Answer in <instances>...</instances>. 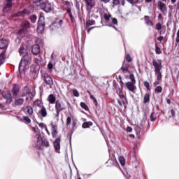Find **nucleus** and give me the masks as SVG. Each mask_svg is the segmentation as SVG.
Masks as SVG:
<instances>
[{"label":"nucleus","mask_w":179,"mask_h":179,"mask_svg":"<svg viewBox=\"0 0 179 179\" xmlns=\"http://www.w3.org/2000/svg\"><path fill=\"white\" fill-rule=\"evenodd\" d=\"M94 24H96V22L93 20H87L86 22V27H90V26H94Z\"/></svg>","instance_id":"obj_36"},{"label":"nucleus","mask_w":179,"mask_h":179,"mask_svg":"<svg viewBox=\"0 0 179 179\" xmlns=\"http://www.w3.org/2000/svg\"><path fill=\"white\" fill-rule=\"evenodd\" d=\"M41 9L45 12V13H50L52 10V5L49 2L43 3L41 4Z\"/></svg>","instance_id":"obj_8"},{"label":"nucleus","mask_w":179,"mask_h":179,"mask_svg":"<svg viewBox=\"0 0 179 179\" xmlns=\"http://www.w3.org/2000/svg\"><path fill=\"white\" fill-rule=\"evenodd\" d=\"M172 5H174L177 2V0H171Z\"/></svg>","instance_id":"obj_63"},{"label":"nucleus","mask_w":179,"mask_h":179,"mask_svg":"<svg viewBox=\"0 0 179 179\" xmlns=\"http://www.w3.org/2000/svg\"><path fill=\"white\" fill-rule=\"evenodd\" d=\"M155 93H162L163 92V87L162 86H157L155 90Z\"/></svg>","instance_id":"obj_38"},{"label":"nucleus","mask_w":179,"mask_h":179,"mask_svg":"<svg viewBox=\"0 0 179 179\" xmlns=\"http://www.w3.org/2000/svg\"><path fill=\"white\" fill-rule=\"evenodd\" d=\"M144 20H145V24L148 26H153V23L152 22V20H150V17H149V16L148 15L145 16Z\"/></svg>","instance_id":"obj_32"},{"label":"nucleus","mask_w":179,"mask_h":179,"mask_svg":"<svg viewBox=\"0 0 179 179\" xmlns=\"http://www.w3.org/2000/svg\"><path fill=\"white\" fill-rule=\"evenodd\" d=\"M150 101V94H149V93H146L143 97V103L146 104L147 103H149Z\"/></svg>","instance_id":"obj_30"},{"label":"nucleus","mask_w":179,"mask_h":179,"mask_svg":"<svg viewBox=\"0 0 179 179\" xmlns=\"http://www.w3.org/2000/svg\"><path fill=\"white\" fill-rule=\"evenodd\" d=\"M171 114L172 117H174L176 115V111H174V109H171Z\"/></svg>","instance_id":"obj_58"},{"label":"nucleus","mask_w":179,"mask_h":179,"mask_svg":"<svg viewBox=\"0 0 179 179\" xmlns=\"http://www.w3.org/2000/svg\"><path fill=\"white\" fill-rule=\"evenodd\" d=\"M136 83L127 82L126 83L125 85L129 92H131L132 93H135L136 90V85H135Z\"/></svg>","instance_id":"obj_13"},{"label":"nucleus","mask_w":179,"mask_h":179,"mask_svg":"<svg viewBox=\"0 0 179 179\" xmlns=\"http://www.w3.org/2000/svg\"><path fill=\"white\" fill-rule=\"evenodd\" d=\"M22 111L26 115L29 117L30 118H32L34 120V110L33 109V107L30 106H27L22 108Z\"/></svg>","instance_id":"obj_6"},{"label":"nucleus","mask_w":179,"mask_h":179,"mask_svg":"<svg viewBox=\"0 0 179 179\" xmlns=\"http://www.w3.org/2000/svg\"><path fill=\"white\" fill-rule=\"evenodd\" d=\"M72 121H73V125H75V121H77V120L73 116L67 117L66 120V126L69 127V125H71V122H72Z\"/></svg>","instance_id":"obj_23"},{"label":"nucleus","mask_w":179,"mask_h":179,"mask_svg":"<svg viewBox=\"0 0 179 179\" xmlns=\"http://www.w3.org/2000/svg\"><path fill=\"white\" fill-rule=\"evenodd\" d=\"M55 104V108L56 111L55 118H57V120H58V118H59V113H61V111H64V110H65V104H64V103H62L59 100H57Z\"/></svg>","instance_id":"obj_4"},{"label":"nucleus","mask_w":179,"mask_h":179,"mask_svg":"<svg viewBox=\"0 0 179 179\" xmlns=\"http://www.w3.org/2000/svg\"><path fill=\"white\" fill-rule=\"evenodd\" d=\"M36 44L32 46V52L34 55H38L40 54V43H43V41L40 38L36 40Z\"/></svg>","instance_id":"obj_9"},{"label":"nucleus","mask_w":179,"mask_h":179,"mask_svg":"<svg viewBox=\"0 0 179 179\" xmlns=\"http://www.w3.org/2000/svg\"><path fill=\"white\" fill-rule=\"evenodd\" d=\"M113 5L114 6H117V5H120V0H113Z\"/></svg>","instance_id":"obj_53"},{"label":"nucleus","mask_w":179,"mask_h":179,"mask_svg":"<svg viewBox=\"0 0 179 179\" xmlns=\"http://www.w3.org/2000/svg\"><path fill=\"white\" fill-rule=\"evenodd\" d=\"M152 65L155 68V73L157 77V80H162V60H153Z\"/></svg>","instance_id":"obj_3"},{"label":"nucleus","mask_w":179,"mask_h":179,"mask_svg":"<svg viewBox=\"0 0 179 179\" xmlns=\"http://www.w3.org/2000/svg\"><path fill=\"white\" fill-rule=\"evenodd\" d=\"M24 103V99L22 98H17L15 100V106H22Z\"/></svg>","instance_id":"obj_31"},{"label":"nucleus","mask_w":179,"mask_h":179,"mask_svg":"<svg viewBox=\"0 0 179 179\" xmlns=\"http://www.w3.org/2000/svg\"><path fill=\"white\" fill-rule=\"evenodd\" d=\"M80 107H82V108H83L86 111H87V110H89V107H87V105H86V103H85L83 102L80 103Z\"/></svg>","instance_id":"obj_43"},{"label":"nucleus","mask_w":179,"mask_h":179,"mask_svg":"<svg viewBox=\"0 0 179 179\" xmlns=\"http://www.w3.org/2000/svg\"><path fill=\"white\" fill-rule=\"evenodd\" d=\"M129 78L131 83H136V80H135V76L134 73H130Z\"/></svg>","instance_id":"obj_40"},{"label":"nucleus","mask_w":179,"mask_h":179,"mask_svg":"<svg viewBox=\"0 0 179 179\" xmlns=\"http://www.w3.org/2000/svg\"><path fill=\"white\" fill-rule=\"evenodd\" d=\"M51 131H52V138H57V135H58V127L57 125L51 123Z\"/></svg>","instance_id":"obj_20"},{"label":"nucleus","mask_w":179,"mask_h":179,"mask_svg":"<svg viewBox=\"0 0 179 179\" xmlns=\"http://www.w3.org/2000/svg\"><path fill=\"white\" fill-rule=\"evenodd\" d=\"M29 19L32 23H36V20H37V16L36 15H31L29 17Z\"/></svg>","instance_id":"obj_41"},{"label":"nucleus","mask_w":179,"mask_h":179,"mask_svg":"<svg viewBox=\"0 0 179 179\" xmlns=\"http://www.w3.org/2000/svg\"><path fill=\"white\" fill-rule=\"evenodd\" d=\"M38 125L40 127V128H45V129H47V125L43 122H37Z\"/></svg>","instance_id":"obj_45"},{"label":"nucleus","mask_w":179,"mask_h":179,"mask_svg":"<svg viewBox=\"0 0 179 179\" xmlns=\"http://www.w3.org/2000/svg\"><path fill=\"white\" fill-rule=\"evenodd\" d=\"M34 104H35V106H37V107H41V108L44 107V105L43 104V102L41 100H38V99H37L34 101Z\"/></svg>","instance_id":"obj_34"},{"label":"nucleus","mask_w":179,"mask_h":179,"mask_svg":"<svg viewBox=\"0 0 179 179\" xmlns=\"http://www.w3.org/2000/svg\"><path fill=\"white\" fill-rule=\"evenodd\" d=\"M3 99H6L8 103H12V94L10 93V92H7L3 95Z\"/></svg>","instance_id":"obj_25"},{"label":"nucleus","mask_w":179,"mask_h":179,"mask_svg":"<svg viewBox=\"0 0 179 179\" xmlns=\"http://www.w3.org/2000/svg\"><path fill=\"white\" fill-rule=\"evenodd\" d=\"M143 85H144L145 87H146L147 90L150 91V84H149V82L145 81L143 83Z\"/></svg>","instance_id":"obj_42"},{"label":"nucleus","mask_w":179,"mask_h":179,"mask_svg":"<svg viewBox=\"0 0 179 179\" xmlns=\"http://www.w3.org/2000/svg\"><path fill=\"white\" fill-rule=\"evenodd\" d=\"M45 129V131H46V132H47V134H48V135H50V131L48 130V129L46 127V129Z\"/></svg>","instance_id":"obj_64"},{"label":"nucleus","mask_w":179,"mask_h":179,"mask_svg":"<svg viewBox=\"0 0 179 179\" xmlns=\"http://www.w3.org/2000/svg\"><path fill=\"white\" fill-rule=\"evenodd\" d=\"M73 94L75 97H79V92H78V90H73Z\"/></svg>","instance_id":"obj_49"},{"label":"nucleus","mask_w":179,"mask_h":179,"mask_svg":"<svg viewBox=\"0 0 179 179\" xmlns=\"http://www.w3.org/2000/svg\"><path fill=\"white\" fill-rule=\"evenodd\" d=\"M43 82L45 83L48 86L50 87V89H52V85H54V81L52 80V78L48 73H44L43 75Z\"/></svg>","instance_id":"obj_7"},{"label":"nucleus","mask_w":179,"mask_h":179,"mask_svg":"<svg viewBox=\"0 0 179 179\" xmlns=\"http://www.w3.org/2000/svg\"><path fill=\"white\" fill-rule=\"evenodd\" d=\"M101 2H103V3H108V2H110V0H101Z\"/></svg>","instance_id":"obj_62"},{"label":"nucleus","mask_w":179,"mask_h":179,"mask_svg":"<svg viewBox=\"0 0 179 179\" xmlns=\"http://www.w3.org/2000/svg\"><path fill=\"white\" fill-rule=\"evenodd\" d=\"M34 132H35V134H36V138H37V135H40V131L38 130V127H35L32 128Z\"/></svg>","instance_id":"obj_44"},{"label":"nucleus","mask_w":179,"mask_h":179,"mask_svg":"<svg viewBox=\"0 0 179 179\" xmlns=\"http://www.w3.org/2000/svg\"><path fill=\"white\" fill-rule=\"evenodd\" d=\"M66 13L69 15V16L71 19V23H75V17L72 15V11L71 10V8H67Z\"/></svg>","instance_id":"obj_29"},{"label":"nucleus","mask_w":179,"mask_h":179,"mask_svg":"<svg viewBox=\"0 0 179 179\" xmlns=\"http://www.w3.org/2000/svg\"><path fill=\"white\" fill-rule=\"evenodd\" d=\"M158 8L161 12H162L163 15H166L167 13V6H166V3L161 1H158Z\"/></svg>","instance_id":"obj_15"},{"label":"nucleus","mask_w":179,"mask_h":179,"mask_svg":"<svg viewBox=\"0 0 179 179\" xmlns=\"http://www.w3.org/2000/svg\"><path fill=\"white\" fill-rule=\"evenodd\" d=\"M117 82H119V83H120V86H122V85H124V83L122 82V78H121V76H119V77L117 78Z\"/></svg>","instance_id":"obj_55"},{"label":"nucleus","mask_w":179,"mask_h":179,"mask_svg":"<svg viewBox=\"0 0 179 179\" xmlns=\"http://www.w3.org/2000/svg\"><path fill=\"white\" fill-rule=\"evenodd\" d=\"M48 101L50 103V104H55L57 102V98H55V96L54 94H51L48 96L47 99Z\"/></svg>","instance_id":"obj_24"},{"label":"nucleus","mask_w":179,"mask_h":179,"mask_svg":"<svg viewBox=\"0 0 179 179\" xmlns=\"http://www.w3.org/2000/svg\"><path fill=\"white\" fill-rule=\"evenodd\" d=\"M63 23L62 20H60L59 21V22H55L52 23L50 26V29L52 31H54L55 30H57L58 29H59L61 27V24Z\"/></svg>","instance_id":"obj_17"},{"label":"nucleus","mask_w":179,"mask_h":179,"mask_svg":"<svg viewBox=\"0 0 179 179\" xmlns=\"http://www.w3.org/2000/svg\"><path fill=\"white\" fill-rule=\"evenodd\" d=\"M30 11L27 10H24L22 11H19L18 13H15L14 16L19 17V16H24V15H29Z\"/></svg>","instance_id":"obj_28"},{"label":"nucleus","mask_w":179,"mask_h":179,"mask_svg":"<svg viewBox=\"0 0 179 179\" xmlns=\"http://www.w3.org/2000/svg\"><path fill=\"white\" fill-rule=\"evenodd\" d=\"M164 37L163 36H159L158 38H157V40H158V41H163V40H164Z\"/></svg>","instance_id":"obj_60"},{"label":"nucleus","mask_w":179,"mask_h":179,"mask_svg":"<svg viewBox=\"0 0 179 179\" xmlns=\"http://www.w3.org/2000/svg\"><path fill=\"white\" fill-rule=\"evenodd\" d=\"M127 132H132V128L131 127H127Z\"/></svg>","instance_id":"obj_59"},{"label":"nucleus","mask_w":179,"mask_h":179,"mask_svg":"<svg viewBox=\"0 0 179 179\" xmlns=\"http://www.w3.org/2000/svg\"><path fill=\"white\" fill-rule=\"evenodd\" d=\"M117 93L120 97V99L122 100V103L124 106H127L128 104V100H127V96L124 94V92H122V89L118 88L117 90Z\"/></svg>","instance_id":"obj_10"},{"label":"nucleus","mask_w":179,"mask_h":179,"mask_svg":"<svg viewBox=\"0 0 179 179\" xmlns=\"http://www.w3.org/2000/svg\"><path fill=\"white\" fill-rule=\"evenodd\" d=\"M93 29H94V27H91V28H89V29H87V33H88V34H90V31H92V30H93Z\"/></svg>","instance_id":"obj_61"},{"label":"nucleus","mask_w":179,"mask_h":179,"mask_svg":"<svg viewBox=\"0 0 179 179\" xmlns=\"http://www.w3.org/2000/svg\"><path fill=\"white\" fill-rule=\"evenodd\" d=\"M38 115H39V117H42L43 118H45V117L48 115L47 108H45L44 106H42L41 110H38Z\"/></svg>","instance_id":"obj_21"},{"label":"nucleus","mask_w":179,"mask_h":179,"mask_svg":"<svg viewBox=\"0 0 179 179\" xmlns=\"http://www.w3.org/2000/svg\"><path fill=\"white\" fill-rule=\"evenodd\" d=\"M22 120H23L24 122H25V124H30V122H31V120H30V117H29L28 115L23 116Z\"/></svg>","instance_id":"obj_35"},{"label":"nucleus","mask_w":179,"mask_h":179,"mask_svg":"<svg viewBox=\"0 0 179 179\" xmlns=\"http://www.w3.org/2000/svg\"><path fill=\"white\" fill-rule=\"evenodd\" d=\"M127 1L129 3H131L132 5H134V3H138V2H139V0H127Z\"/></svg>","instance_id":"obj_51"},{"label":"nucleus","mask_w":179,"mask_h":179,"mask_svg":"<svg viewBox=\"0 0 179 179\" xmlns=\"http://www.w3.org/2000/svg\"><path fill=\"white\" fill-rule=\"evenodd\" d=\"M26 94H28L30 99H33L34 97V93L32 90L29 89V87H24V93L22 94V97H24Z\"/></svg>","instance_id":"obj_12"},{"label":"nucleus","mask_w":179,"mask_h":179,"mask_svg":"<svg viewBox=\"0 0 179 179\" xmlns=\"http://www.w3.org/2000/svg\"><path fill=\"white\" fill-rule=\"evenodd\" d=\"M53 145L55 152L59 153V150L61 149V137H58L57 138H56L55 142L53 143Z\"/></svg>","instance_id":"obj_16"},{"label":"nucleus","mask_w":179,"mask_h":179,"mask_svg":"<svg viewBox=\"0 0 179 179\" xmlns=\"http://www.w3.org/2000/svg\"><path fill=\"white\" fill-rule=\"evenodd\" d=\"M85 3L87 10H88V12H90L92 9H93V8L94 7L96 0H85Z\"/></svg>","instance_id":"obj_14"},{"label":"nucleus","mask_w":179,"mask_h":179,"mask_svg":"<svg viewBox=\"0 0 179 179\" xmlns=\"http://www.w3.org/2000/svg\"><path fill=\"white\" fill-rule=\"evenodd\" d=\"M11 92H12L13 96H17V94H19V92H20L19 86H17V85H16V84L14 85Z\"/></svg>","instance_id":"obj_26"},{"label":"nucleus","mask_w":179,"mask_h":179,"mask_svg":"<svg viewBox=\"0 0 179 179\" xmlns=\"http://www.w3.org/2000/svg\"><path fill=\"white\" fill-rule=\"evenodd\" d=\"M34 62L37 64V65H40V64H41V61L38 59V58H35L34 59Z\"/></svg>","instance_id":"obj_56"},{"label":"nucleus","mask_w":179,"mask_h":179,"mask_svg":"<svg viewBox=\"0 0 179 179\" xmlns=\"http://www.w3.org/2000/svg\"><path fill=\"white\" fill-rule=\"evenodd\" d=\"M13 0H6V3L3 8V12L7 13L9 12L12 9V1Z\"/></svg>","instance_id":"obj_18"},{"label":"nucleus","mask_w":179,"mask_h":179,"mask_svg":"<svg viewBox=\"0 0 179 179\" xmlns=\"http://www.w3.org/2000/svg\"><path fill=\"white\" fill-rule=\"evenodd\" d=\"M155 52L156 54H158V55L162 54V49L159 48V45H157V43H155Z\"/></svg>","instance_id":"obj_37"},{"label":"nucleus","mask_w":179,"mask_h":179,"mask_svg":"<svg viewBox=\"0 0 179 179\" xmlns=\"http://www.w3.org/2000/svg\"><path fill=\"white\" fill-rule=\"evenodd\" d=\"M44 16L40 15L38 21V29H42V30H44Z\"/></svg>","instance_id":"obj_22"},{"label":"nucleus","mask_w":179,"mask_h":179,"mask_svg":"<svg viewBox=\"0 0 179 179\" xmlns=\"http://www.w3.org/2000/svg\"><path fill=\"white\" fill-rule=\"evenodd\" d=\"M99 13L101 17V20H103L105 24L109 27H114L117 30V27L114 26H118V20L117 18L111 17V14L105 8L99 9Z\"/></svg>","instance_id":"obj_1"},{"label":"nucleus","mask_w":179,"mask_h":179,"mask_svg":"<svg viewBox=\"0 0 179 179\" xmlns=\"http://www.w3.org/2000/svg\"><path fill=\"white\" fill-rule=\"evenodd\" d=\"M37 142L35 144V148L37 150H41L43 149V138L41 134H37Z\"/></svg>","instance_id":"obj_11"},{"label":"nucleus","mask_w":179,"mask_h":179,"mask_svg":"<svg viewBox=\"0 0 179 179\" xmlns=\"http://www.w3.org/2000/svg\"><path fill=\"white\" fill-rule=\"evenodd\" d=\"M156 29H157V30H158L159 31H160V30H162V23L158 22V23L156 24Z\"/></svg>","instance_id":"obj_50"},{"label":"nucleus","mask_w":179,"mask_h":179,"mask_svg":"<svg viewBox=\"0 0 179 179\" xmlns=\"http://www.w3.org/2000/svg\"><path fill=\"white\" fill-rule=\"evenodd\" d=\"M8 42L6 39H1L0 40V50H3L5 52H6V48H8Z\"/></svg>","instance_id":"obj_19"},{"label":"nucleus","mask_w":179,"mask_h":179,"mask_svg":"<svg viewBox=\"0 0 179 179\" xmlns=\"http://www.w3.org/2000/svg\"><path fill=\"white\" fill-rule=\"evenodd\" d=\"M122 71H125V72H128V65H124L121 68Z\"/></svg>","instance_id":"obj_52"},{"label":"nucleus","mask_w":179,"mask_h":179,"mask_svg":"<svg viewBox=\"0 0 179 179\" xmlns=\"http://www.w3.org/2000/svg\"><path fill=\"white\" fill-rule=\"evenodd\" d=\"M150 120L153 122L156 121V117L155 116V112L152 113L150 115Z\"/></svg>","instance_id":"obj_47"},{"label":"nucleus","mask_w":179,"mask_h":179,"mask_svg":"<svg viewBox=\"0 0 179 179\" xmlns=\"http://www.w3.org/2000/svg\"><path fill=\"white\" fill-rule=\"evenodd\" d=\"M93 125V122H85L82 124L83 128H90Z\"/></svg>","instance_id":"obj_33"},{"label":"nucleus","mask_w":179,"mask_h":179,"mask_svg":"<svg viewBox=\"0 0 179 179\" xmlns=\"http://www.w3.org/2000/svg\"><path fill=\"white\" fill-rule=\"evenodd\" d=\"M5 52V51H3L0 54V66L5 62V59H6V55Z\"/></svg>","instance_id":"obj_27"},{"label":"nucleus","mask_w":179,"mask_h":179,"mask_svg":"<svg viewBox=\"0 0 179 179\" xmlns=\"http://www.w3.org/2000/svg\"><path fill=\"white\" fill-rule=\"evenodd\" d=\"M87 93L90 94L91 100H94V99H96L94 96L92 95V92H90V91H87Z\"/></svg>","instance_id":"obj_57"},{"label":"nucleus","mask_w":179,"mask_h":179,"mask_svg":"<svg viewBox=\"0 0 179 179\" xmlns=\"http://www.w3.org/2000/svg\"><path fill=\"white\" fill-rule=\"evenodd\" d=\"M126 60L127 62H131L132 59L131 58V56L129 55H126Z\"/></svg>","instance_id":"obj_54"},{"label":"nucleus","mask_w":179,"mask_h":179,"mask_svg":"<svg viewBox=\"0 0 179 179\" xmlns=\"http://www.w3.org/2000/svg\"><path fill=\"white\" fill-rule=\"evenodd\" d=\"M119 162L122 166H125V158L124 157H119Z\"/></svg>","instance_id":"obj_39"},{"label":"nucleus","mask_w":179,"mask_h":179,"mask_svg":"<svg viewBox=\"0 0 179 179\" xmlns=\"http://www.w3.org/2000/svg\"><path fill=\"white\" fill-rule=\"evenodd\" d=\"M53 66L54 65L52 64V62H50L48 64V69H49V71H52Z\"/></svg>","instance_id":"obj_48"},{"label":"nucleus","mask_w":179,"mask_h":179,"mask_svg":"<svg viewBox=\"0 0 179 179\" xmlns=\"http://www.w3.org/2000/svg\"><path fill=\"white\" fill-rule=\"evenodd\" d=\"M19 53L20 55L23 56L19 64V71H20V69L24 71V69H26V66L29 65V63L31 59L30 55L27 52V45L22 44L19 48Z\"/></svg>","instance_id":"obj_2"},{"label":"nucleus","mask_w":179,"mask_h":179,"mask_svg":"<svg viewBox=\"0 0 179 179\" xmlns=\"http://www.w3.org/2000/svg\"><path fill=\"white\" fill-rule=\"evenodd\" d=\"M22 27L18 31V36L20 37H24V35L27 33V29H30V22L29 21H23L22 22Z\"/></svg>","instance_id":"obj_5"},{"label":"nucleus","mask_w":179,"mask_h":179,"mask_svg":"<svg viewBox=\"0 0 179 179\" xmlns=\"http://www.w3.org/2000/svg\"><path fill=\"white\" fill-rule=\"evenodd\" d=\"M43 145L48 148V146H50V143L48 142V141H42V146Z\"/></svg>","instance_id":"obj_46"}]
</instances>
